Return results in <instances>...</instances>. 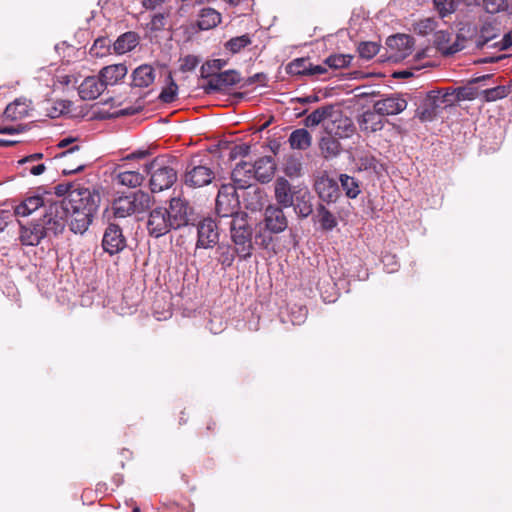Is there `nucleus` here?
Segmentation results:
<instances>
[{
	"label": "nucleus",
	"mask_w": 512,
	"mask_h": 512,
	"mask_svg": "<svg viewBox=\"0 0 512 512\" xmlns=\"http://www.w3.org/2000/svg\"><path fill=\"white\" fill-rule=\"evenodd\" d=\"M200 60L194 55H187L181 60L180 70L182 72H189L194 70L199 64Z\"/></svg>",
	"instance_id": "nucleus-56"
},
{
	"label": "nucleus",
	"mask_w": 512,
	"mask_h": 512,
	"mask_svg": "<svg viewBox=\"0 0 512 512\" xmlns=\"http://www.w3.org/2000/svg\"><path fill=\"white\" fill-rule=\"evenodd\" d=\"M237 187L233 184H223L216 197L215 212L221 224L229 223L231 218L239 214H247L240 211V202L236 192Z\"/></svg>",
	"instance_id": "nucleus-4"
},
{
	"label": "nucleus",
	"mask_w": 512,
	"mask_h": 512,
	"mask_svg": "<svg viewBox=\"0 0 512 512\" xmlns=\"http://www.w3.org/2000/svg\"><path fill=\"white\" fill-rule=\"evenodd\" d=\"M110 45V39L106 37H99L94 41V44L90 49V54L96 57H103L109 51Z\"/></svg>",
	"instance_id": "nucleus-53"
},
{
	"label": "nucleus",
	"mask_w": 512,
	"mask_h": 512,
	"mask_svg": "<svg viewBox=\"0 0 512 512\" xmlns=\"http://www.w3.org/2000/svg\"><path fill=\"white\" fill-rule=\"evenodd\" d=\"M166 24V15L164 13L154 14L151 21L147 24V28L152 32H158L164 29Z\"/></svg>",
	"instance_id": "nucleus-54"
},
{
	"label": "nucleus",
	"mask_w": 512,
	"mask_h": 512,
	"mask_svg": "<svg viewBox=\"0 0 512 512\" xmlns=\"http://www.w3.org/2000/svg\"><path fill=\"white\" fill-rule=\"evenodd\" d=\"M309 62L304 58H297L287 66V72L291 75H308Z\"/></svg>",
	"instance_id": "nucleus-50"
},
{
	"label": "nucleus",
	"mask_w": 512,
	"mask_h": 512,
	"mask_svg": "<svg viewBox=\"0 0 512 512\" xmlns=\"http://www.w3.org/2000/svg\"><path fill=\"white\" fill-rule=\"evenodd\" d=\"M460 3L461 0H434L435 9L438 11L441 18L454 13Z\"/></svg>",
	"instance_id": "nucleus-44"
},
{
	"label": "nucleus",
	"mask_w": 512,
	"mask_h": 512,
	"mask_svg": "<svg viewBox=\"0 0 512 512\" xmlns=\"http://www.w3.org/2000/svg\"><path fill=\"white\" fill-rule=\"evenodd\" d=\"M28 111L29 102L26 99H16L6 107L4 117L11 121L21 120L28 115Z\"/></svg>",
	"instance_id": "nucleus-31"
},
{
	"label": "nucleus",
	"mask_w": 512,
	"mask_h": 512,
	"mask_svg": "<svg viewBox=\"0 0 512 512\" xmlns=\"http://www.w3.org/2000/svg\"><path fill=\"white\" fill-rule=\"evenodd\" d=\"M173 159L156 157L145 164L144 171L150 176L149 186L153 193L167 190L177 180V171L173 166Z\"/></svg>",
	"instance_id": "nucleus-2"
},
{
	"label": "nucleus",
	"mask_w": 512,
	"mask_h": 512,
	"mask_svg": "<svg viewBox=\"0 0 512 512\" xmlns=\"http://www.w3.org/2000/svg\"><path fill=\"white\" fill-rule=\"evenodd\" d=\"M48 235L43 225L38 222H31L30 224L21 226L20 241L26 246H36L43 238Z\"/></svg>",
	"instance_id": "nucleus-22"
},
{
	"label": "nucleus",
	"mask_w": 512,
	"mask_h": 512,
	"mask_svg": "<svg viewBox=\"0 0 512 512\" xmlns=\"http://www.w3.org/2000/svg\"><path fill=\"white\" fill-rule=\"evenodd\" d=\"M221 22V14L213 8H203L199 13L198 27L201 30H209Z\"/></svg>",
	"instance_id": "nucleus-35"
},
{
	"label": "nucleus",
	"mask_w": 512,
	"mask_h": 512,
	"mask_svg": "<svg viewBox=\"0 0 512 512\" xmlns=\"http://www.w3.org/2000/svg\"><path fill=\"white\" fill-rule=\"evenodd\" d=\"M100 200L101 197L97 191L77 186L69 193V197L64 198L62 201L67 207L97 212Z\"/></svg>",
	"instance_id": "nucleus-6"
},
{
	"label": "nucleus",
	"mask_w": 512,
	"mask_h": 512,
	"mask_svg": "<svg viewBox=\"0 0 512 512\" xmlns=\"http://www.w3.org/2000/svg\"><path fill=\"white\" fill-rule=\"evenodd\" d=\"M386 44L393 51L391 57L404 59L412 53L414 40L406 34H397L387 38Z\"/></svg>",
	"instance_id": "nucleus-18"
},
{
	"label": "nucleus",
	"mask_w": 512,
	"mask_h": 512,
	"mask_svg": "<svg viewBox=\"0 0 512 512\" xmlns=\"http://www.w3.org/2000/svg\"><path fill=\"white\" fill-rule=\"evenodd\" d=\"M43 158V154L42 153H34V154H31V155H28L22 159H20L18 161V163L20 165H25V164H32L34 163L35 161H38L40 159Z\"/></svg>",
	"instance_id": "nucleus-61"
},
{
	"label": "nucleus",
	"mask_w": 512,
	"mask_h": 512,
	"mask_svg": "<svg viewBox=\"0 0 512 512\" xmlns=\"http://www.w3.org/2000/svg\"><path fill=\"white\" fill-rule=\"evenodd\" d=\"M253 173L255 175V179L262 182H269L275 172V164L271 157L265 156L256 160L253 164Z\"/></svg>",
	"instance_id": "nucleus-27"
},
{
	"label": "nucleus",
	"mask_w": 512,
	"mask_h": 512,
	"mask_svg": "<svg viewBox=\"0 0 512 512\" xmlns=\"http://www.w3.org/2000/svg\"><path fill=\"white\" fill-rule=\"evenodd\" d=\"M214 176L213 170L205 165H188L183 181L190 188H200L210 184Z\"/></svg>",
	"instance_id": "nucleus-11"
},
{
	"label": "nucleus",
	"mask_w": 512,
	"mask_h": 512,
	"mask_svg": "<svg viewBox=\"0 0 512 512\" xmlns=\"http://www.w3.org/2000/svg\"><path fill=\"white\" fill-rule=\"evenodd\" d=\"M67 109V105L64 101H60L56 103V106L52 108L49 113V116L52 118H56L60 116Z\"/></svg>",
	"instance_id": "nucleus-59"
},
{
	"label": "nucleus",
	"mask_w": 512,
	"mask_h": 512,
	"mask_svg": "<svg viewBox=\"0 0 512 512\" xmlns=\"http://www.w3.org/2000/svg\"><path fill=\"white\" fill-rule=\"evenodd\" d=\"M65 209L70 231L74 234H84L91 225L96 212L67 206Z\"/></svg>",
	"instance_id": "nucleus-12"
},
{
	"label": "nucleus",
	"mask_w": 512,
	"mask_h": 512,
	"mask_svg": "<svg viewBox=\"0 0 512 512\" xmlns=\"http://www.w3.org/2000/svg\"><path fill=\"white\" fill-rule=\"evenodd\" d=\"M296 186H292L284 177H278L274 182V195L277 206L290 208L294 205Z\"/></svg>",
	"instance_id": "nucleus-19"
},
{
	"label": "nucleus",
	"mask_w": 512,
	"mask_h": 512,
	"mask_svg": "<svg viewBox=\"0 0 512 512\" xmlns=\"http://www.w3.org/2000/svg\"><path fill=\"white\" fill-rule=\"evenodd\" d=\"M284 208L277 205H268L264 211L265 228L274 234L283 232L288 227V219Z\"/></svg>",
	"instance_id": "nucleus-16"
},
{
	"label": "nucleus",
	"mask_w": 512,
	"mask_h": 512,
	"mask_svg": "<svg viewBox=\"0 0 512 512\" xmlns=\"http://www.w3.org/2000/svg\"><path fill=\"white\" fill-rule=\"evenodd\" d=\"M76 187L72 183H61L54 187V193L57 196H65L69 197V193L75 189Z\"/></svg>",
	"instance_id": "nucleus-57"
},
{
	"label": "nucleus",
	"mask_w": 512,
	"mask_h": 512,
	"mask_svg": "<svg viewBox=\"0 0 512 512\" xmlns=\"http://www.w3.org/2000/svg\"><path fill=\"white\" fill-rule=\"evenodd\" d=\"M196 227V248L211 249L218 244L220 233L218 225L214 219L210 217L203 218L198 222Z\"/></svg>",
	"instance_id": "nucleus-7"
},
{
	"label": "nucleus",
	"mask_w": 512,
	"mask_h": 512,
	"mask_svg": "<svg viewBox=\"0 0 512 512\" xmlns=\"http://www.w3.org/2000/svg\"><path fill=\"white\" fill-rule=\"evenodd\" d=\"M332 112H333L332 105L319 107L305 118L304 124L306 127H316L321 122H323L327 118L331 117Z\"/></svg>",
	"instance_id": "nucleus-39"
},
{
	"label": "nucleus",
	"mask_w": 512,
	"mask_h": 512,
	"mask_svg": "<svg viewBox=\"0 0 512 512\" xmlns=\"http://www.w3.org/2000/svg\"><path fill=\"white\" fill-rule=\"evenodd\" d=\"M178 93V85L172 77V74L169 72L166 77V86L163 88L159 95V99L163 103H172L177 96Z\"/></svg>",
	"instance_id": "nucleus-42"
},
{
	"label": "nucleus",
	"mask_w": 512,
	"mask_h": 512,
	"mask_svg": "<svg viewBox=\"0 0 512 512\" xmlns=\"http://www.w3.org/2000/svg\"><path fill=\"white\" fill-rule=\"evenodd\" d=\"M152 200L153 197L148 192L138 190L115 199L111 209L116 218H125L135 213L144 212L150 207Z\"/></svg>",
	"instance_id": "nucleus-3"
},
{
	"label": "nucleus",
	"mask_w": 512,
	"mask_h": 512,
	"mask_svg": "<svg viewBox=\"0 0 512 512\" xmlns=\"http://www.w3.org/2000/svg\"><path fill=\"white\" fill-rule=\"evenodd\" d=\"M154 69L150 65H141L132 73V86L146 88L154 82Z\"/></svg>",
	"instance_id": "nucleus-30"
},
{
	"label": "nucleus",
	"mask_w": 512,
	"mask_h": 512,
	"mask_svg": "<svg viewBox=\"0 0 512 512\" xmlns=\"http://www.w3.org/2000/svg\"><path fill=\"white\" fill-rule=\"evenodd\" d=\"M216 74H218V73L212 68L210 61H207L206 63H204L201 66V69H200L201 78L210 80V78Z\"/></svg>",
	"instance_id": "nucleus-58"
},
{
	"label": "nucleus",
	"mask_w": 512,
	"mask_h": 512,
	"mask_svg": "<svg viewBox=\"0 0 512 512\" xmlns=\"http://www.w3.org/2000/svg\"><path fill=\"white\" fill-rule=\"evenodd\" d=\"M166 0H142V5L149 10H155L160 7Z\"/></svg>",
	"instance_id": "nucleus-64"
},
{
	"label": "nucleus",
	"mask_w": 512,
	"mask_h": 512,
	"mask_svg": "<svg viewBox=\"0 0 512 512\" xmlns=\"http://www.w3.org/2000/svg\"><path fill=\"white\" fill-rule=\"evenodd\" d=\"M500 34V29L496 22L485 21L476 33L473 42L477 48H483L490 41L496 39Z\"/></svg>",
	"instance_id": "nucleus-26"
},
{
	"label": "nucleus",
	"mask_w": 512,
	"mask_h": 512,
	"mask_svg": "<svg viewBox=\"0 0 512 512\" xmlns=\"http://www.w3.org/2000/svg\"><path fill=\"white\" fill-rule=\"evenodd\" d=\"M127 73L128 68L124 63L108 65L99 71V75L106 87L118 84Z\"/></svg>",
	"instance_id": "nucleus-25"
},
{
	"label": "nucleus",
	"mask_w": 512,
	"mask_h": 512,
	"mask_svg": "<svg viewBox=\"0 0 512 512\" xmlns=\"http://www.w3.org/2000/svg\"><path fill=\"white\" fill-rule=\"evenodd\" d=\"M288 142L292 149L306 150L311 146L312 136L305 128H299L290 134Z\"/></svg>",
	"instance_id": "nucleus-34"
},
{
	"label": "nucleus",
	"mask_w": 512,
	"mask_h": 512,
	"mask_svg": "<svg viewBox=\"0 0 512 512\" xmlns=\"http://www.w3.org/2000/svg\"><path fill=\"white\" fill-rule=\"evenodd\" d=\"M315 190L322 201L335 202L339 196L338 182L327 176L318 178L315 182Z\"/></svg>",
	"instance_id": "nucleus-23"
},
{
	"label": "nucleus",
	"mask_w": 512,
	"mask_h": 512,
	"mask_svg": "<svg viewBox=\"0 0 512 512\" xmlns=\"http://www.w3.org/2000/svg\"><path fill=\"white\" fill-rule=\"evenodd\" d=\"M352 59L350 54H334L325 60V64L333 69H341L349 66Z\"/></svg>",
	"instance_id": "nucleus-48"
},
{
	"label": "nucleus",
	"mask_w": 512,
	"mask_h": 512,
	"mask_svg": "<svg viewBox=\"0 0 512 512\" xmlns=\"http://www.w3.org/2000/svg\"><path fill=\"white\" fill-rule=\"evenodd\" d=\"M312 199L313 197L307 187L300 185L296 186L294 205L291 207H293L294 212L299 218L305 219L312 214Z\"/></svg>",
	"instance_id": "nucleus-20"
},
{
	"label": "nucleus",
	"mask_w": 512,
	"mask_h": 512,
	"mask_svg": "<svg viewBox=\"0 0 512 512\" xmlns=\"http://www.w3.org/2000/svg\"><path fill=\"white\" fill-rule=\"evenodd\" d=\"M482 7L488 14L505 13L512 17V0H482Z\"/></svg>",
	"instance_id": "nucleus-36"
},
{
	"label": "nucleus",
	"mask_w": 512,
	"mask_h": 512,
	"mask_svg": "<svg viewBox=\"0 0 512 512\" xmlns=\"http://www.w3.org/2000/svg\"><path fill=\"white\" fill-rule=\"evenodd\" d=\"M326 72H327V68L324 65H312L311 63L309 64V71H308L309 76L321 75Z\"/></svg>",
	"instance_id": "nucleus-63"
},
{
	"label": "nucleus",
	"mask_w": 512,
	"mask_h": 512,
	"mask_svg": "<svg viewBox=\"0 0 512 512\" xmlns=\"http://www.w3.org/2000/svg\"><path fill=\"white\" fill-rule=\"evenodd\" d=\"M437 27V21L435 18H425L417 21L414 24V31L418 35L426 36L433 32Z\"/></svg>",
	"instance_id": "nucleus-49"
},
{
	"label": "nucleus",
	"mask_w": 512,
	"mask_h": 512,
	"mask_svg": "<svg viewBox=\"0 0 512 512\" xmlns=\"http://www.w3.org/2000/svg\"><path fill=\"white\" fill-rule=\"evenodd\" d=\"M252 43L251 38L248 34L231 38L226 42L225 47L233 54L240 52L242 49Z\"/></svg>",
	"instance_id": "nucleus-46"
},
{
	"label": "nucleus",
	"mask_w": 512,
	"mask_h": 512,
	"mask_svg": "<svg viewBox=\"0 0 512 512\" xmlns=\"http://www.w3.org/2000/svg\"><path fill=\"white\" fill-rule=\"evenodd\" d=\"M240 80L241 76L238 71L226 70L211 77L210 80L207 81V84L203 86V89L206 93L210 94L234 86L238 84Z\"/></svg>",
	"instance_id": "nucleus-15"
},
{
	"label": "nucleus",
	"mask_w": 512,
	"mask_h": 512,
	"mask_svg": "<svg viewBox=\"0 0 512 512\" xmlns=\"http://www.w3.org/2000/svg\"><path fill=\"white\" fill-rule=\"evenodd\" d=\"M382 263L388 273L397 271L399 264L396 255L386 253L382 256Z\"/></svg>",
	"instance_id": "nucleus-55"
},
{
	"label": "nucleus",
	"mask_w": 512,
	"mask_h": 512,
	"mask_svg": "<svg viewBox=\"0 0 512 512\" xmlns=\"http://www.w3.org/2000/svg\"><path fill=\"white\" fill-rule=\"evenodd\" d=\"M434 45L444 55L455 54L465 48V38L448 30H439L434 34Z\"/></svg>",
	"instance_id": "nucleus-9"
},
{
	"label": "nucleus",
	"mask_w": 512,
	"mask_h": 512,
	"mask_svg": "<svg viewBox=\"0 0 512 512\" xmlns=\"http://www.w3.org/2000/svg\"><path fill=\"white\" fill-rule=\"evenodd\" d=\"M45 169L46 167L43 163L25 167V170L29 171L30 174L35 176L41 175L45 171Z\"/></svg>",
	"instance_id": "nucleus-62"
},
{
	"label": "nucleus",
	"mask_w": 512,
	"mask_h": 512,
	"mask_svg": "<svg viewBox=\"0 0 512 512\" xmlns=\"http://www.w3.org/2000/svg\"><path fill=\"white\" fill-rule=\"evenodd\" d=\"M380 49V45L374 41H366L361 42L358 45L357 51L359 53L360 58L364 60L372 59Z\"/></svg>",
	"instance_id": "nucleus-47"
},
{
	"label": "nucleus",
	"mask_w": 512,
	"mask_h": 512,
	"mask_svg": "<svg viewBox=\"0 0 512 512\" xmlns=\"http://www.w3.org/2000/svg\"><path fill=\"white\" fill-rule=\"evenodd\" d=\"M509 94V88L506 86H496L485 89L480 92V96L487 102H492L505 98Z\"/></svg>",
	"instance_id": "nucleus-45"
},
{
	"label": "nucleus",
	"mask_w": 512,
	"mask_h": 512,
	"mask_svg": "<svg viewBox=\"0 0 512 512\" xmlns=\"http://www.w3.org/2000/svg\"><path fill=\"white\" fill-rule=\"evenodd\" d=\"M339 181L347 197L354 199L360 194L359 183L354 177L347 174H341Z\"/></svg>",
	"instance_id": "nucleus-41"
},
{
	"label": "nucleus",
	"mask_w": 512,
	"mask_h": 512,
	"mask_svg": "<svg viewBox=\"0 0 512 512\" xmlns=\"http://www.w3.org/2000/svg\"><path fill=\"white\" fill-rule=\"evenodd\" d=\"M382 115L374 111H364L358 118V124L361 131L365 133H374L380 131L384 127Z\"/></svg>",
	"instance_id": "nucleus-28"
},
{
	"label": "nucleus",
	"mask_w": 512,
	"mask_h": 512,
	"mask_svg": "<svg viewBox=\"0 0 512 512\" xmlns=\"http://www.w3.org/2000/svg\"><path fill=\"white\" fill-rule=\"evenodd\" d=\"M451 101L452 94L449 92L442 94L441 91H429L424 101V110L422 115H431L436 109L449 105Z\"/></svg>",
	"instance_id": "nucleus-24"
},
{
	"label": "nucleus",
	"mask_w": 512,
	"mask_h": 512,
	"mask_svg": "<svg viewBox=\"0 0 512 512\" xmlns=\"http://www.w3.org/2000/svg\"><path fill=\"white\" fill-rule=\"evenodd\" d=\"M102 247L105 252L115 255L126 247V239L119 225L110 223L104 231Z\"/></svg>",
	"instance_id": "nucleus-13"
},
{
	"label": "nucleus",
	"mask_w": 512,
	"mask_h": 512,
	"mask_svg": "<svg viewBox=\"0 0 512 512\" xmlns=\"http://www.w3.org/2000/svg\"><path fill=\"white\" fill-rule=\"evenodd\" d=\"M118 182L124 186L135 188L140 186L144 177L137 171H124L117 175Z\"/></svg>",
	"instance_id": "nucleus-43"
},
{
	"label": "nucleus",
	"mask_w": 512,
	"mask_h": 512,
	"mask_svg": "<svg viewBox=\"0 0 512 512\" xmlns=\"http://www.w3.org/2000/svg\"><path fill=\"white\" fill-rule=\"evenodd\" d=\"M51 198V194L45 192L44 194H35L26 197L21 203H19L14 213L16 216L27 217L39 209H45Z\"/></svg>",
	"instance_id": "nucleus-17"
},
{
	"label": "nucleus",
	"mask_w": 512,
	"mask_h": 512,
	"mask_svg": "<svg viewBox=\"0 0 512 512\" xmlns=\"http://www.w3.org/2000/svg\"><path fill=\"white\" fill-rule=\"evenodd\" d=\"M512 45V29L503 36L500 43H494L492 46H500V49H506Z\"/></svg>",
	"instance_id": "nucleus-60"
},
{
	"label": "nucleus",
	"mask_w": 512,
	"mask_h": 512,
	"mask_svg": "<svg viewBox=\"0 0 512 512\" xmlns=\"http://www.w3.org/2000/svg\"><path fill=\"white\" fill-rule=\"evenodd\" d=\"M217 245L216 254L218 263L221 264L223 269L231 267L235 258L238 257L236 248L228 243H221Z\"/></svg>",
	"instance_id": "nucleus-33"
},
{
	"label": "nucleus",
	"mask_w": 512,
	"mask_h": 512,
	"mask_svg": "<svg viewBox=\"0 0 512 512\" xmlns=\"http://www.w3.org/2000/svg\"><path fill=\"white\" fill-rule=\"evenodd\" d=\"M451 94L452 98H454L457 101L473 100L480 95L476 88L470 86L459 87L456 90H454Z\"/></svg>",
	"instance_id": "nucleus-52"
},
{
	"label": "nucleus",
	"mask_w": 512,
	"mask_h": 512,
	"mask_svg": "<svg viewBox=\"0 0 512 512\" xmlns=\"http://www.w3.org/2000/svg\"><path fill=\"white\" fill-rule=\"evenodd\" d=\"M230 239L238 252L240 261L249 259L254 250L253 227L249 223L248 214H239L231 218L229 223Z\"/></svg>",
	"instance_id": "nucleus-1"
},
{
	"label": "nucleus",
	"mask_w": 512,
	"mask_h": 512,
	"mask_svg": "<svg viewBox=\"0 0 512 512\" xmlns=\"http://www.w3.org/2000/svg\"><path fill=\"white\" fill-rule=\"evenodd\" d=\"M303 164L300 156L291 155L286 158L283 171L290 178H298L302 175Z\"/></svg>",
	"instance_id": "nucleus-40"
},
{
	"label": "nucleus",
	"mask_w": 512,
	"mask_h": 512,
	"mask_svg": "<svg viewBox=\"0 0 512 512\" xmlns=\"http://www.w3.org/2000/svg\"><path fill=\"white\" fill-rule=\"evenodd\" d=\"M167 208L156 207L150 213L147 221V230L150 236L159 238L173 229Z\"/></svg>",
	"instance_id": "nucleus-8"
},
{
	"label": "nucleus",
	"mask_w": 512,
	"mask_h": 512,
	"mask_svg": "<svg viewBox=\"0 0 512 512\" xmlns=\"http://www.w3.org/2000/svg\"><path fill=\"white\" fill-rule=\"evenodd\" d=\"M407 108V101L402 95L394 93L376 101L373 109L382 116H392L403 112Z\"/></svg>",
	"instance_id": "nucleus-14"
},
{
	"label": "nucleus",
	"mask_w": 512,
	"mask_h": 512,
	"mask_svg": "<svg viewBox=\"0 0 512 512\" xmlns=\"http://www.w3.org/2000/svg\"><path fill=\"white\" fill-rule=\"evenodd\" d=\"M139 43L137 33L129 31L120 35L113 44V49L117 54H124L133 50Z\"/></svg>",
	"instance_id": "nucleus-32"
},
{
	"label": "nucleus",
	"mask_w": 512,
	"mask_h": 512,
	"mask_svg": "<svg viewBox=\"0 0 512 512\" xmlns=\"http://www.w3.org/2000/svg\"><path fill=\"white\" fill-rule=\"evenodd\" d=\"M313 220L318 222L323 230L330 231L337 226L335 216L322 204L316 208Z\"/></svg>",
	"instance_id": "nucleus-37"
},
{
	"label": "nucleus",
	"mask_w": 512,
	"mask_h": 512,
	"mask_svg": "<svg viewBox=\"0 0 512 512\" xmlns=\"http://www.w3.org/2000/svg\"><path fill=\"white\" fill-rule=\"evenodd\" d=\"M106 89L105 83L98 74L97 76H88L78 87V94L83 100H95Z\"/></svg>",
	"instance_id": "nucleus-21"
},
{
	"label": "nucleus",
	"mask_w": 512,
	"mask_h": 512,
	"mask_svg": "<svg viewBox=\"0 0 512 512\" xmlns=\"http://www.w3.org/2000/svg\"><path fill=\"white\" fill-rule=\"evenodd\" d=\"M307 308L302 305H293L289 309V320L293 325H301L307 318Z\"/></svg>",
	"instance_id": "nucleus-51"
},
{
	"label": "nucleus",
	"mask_w": 512,
	"mask_h": 512,
	"mask_svg": "<svg viewBox=\"0 0 512 512\" xmlns=\"http://www.w3.org/2000/svg\"><path fill=\"white\" fill-rule=\"evenodd\" d=\"M252 179H255L252 163L239 162L232 171V180L238 188L250 187Z\"/></svg>",
	"instance_id": "nucleus-29"
},
{
	"label": "nucleus",
	"mask_w": 512,
	"mask_h": 512,
	"mask_svg": "<svg viewBox=\"0 0 512 512\" xmlns=\"http://www.w3.org/2000/svg\"><path fill=\"white\" fill-rule=\"evenodd\" d=\"M167 210L169 213L168 219L170 220L174 230L189 224L192 209L186 200L178 197L171 198L169 209Z\"/></svg>",
	"instance_id": "nucleus-10"
},
{
	"label": "nucleus",
	"mask_w": 512,
	"mask_h": 512,
	"mask_svg": "<svg viewBox=\"0 0 512 512\" xmlns=\"http://www.w3.org/2000/svg\"><path fill=\"white\" fill-rule=\"evenodd\" d=\"M321 154L326 159H332L339 155L341 150L340 142L332 137L325 136L322 137L319 143Z\"/></svg>",
	"instance_id": "nucleus-38"
},
{
	"label": "nucleus",
	"mask_w": 512,
	"mask_h": 512,
	"mask_svg": "<svg viewBox=\"0 0 512 512\" xmlns=\"http://www.w3.org/2000/svg\"><path fill=\"white\" fill-rule=\"evenodd\" d=\"M66 206L63 201H54L50 198L48 204L45 206L42 217L39 220L43 225L48 235H58L64 231L68 225Z\"/></svg>",
	"instance_id": "nucleus-5"
}]
</instances>
